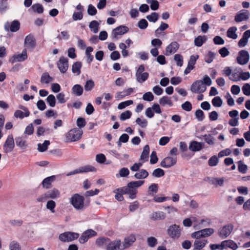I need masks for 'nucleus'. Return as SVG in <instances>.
<instances>
[{"label": "nucleus", "mask_w": 250, "mask_h": 250, "mask_svg": "<svg viewBox=\"0 0 250 250\" xmlns=\"http://www.w3.org/2000/svg\"><path fill=\"white\" fill-rule=\"evenodd\" d=\"M136 237L134 234H130L124 239L121 249L124 250L131 246L135 241Z\"/></svg>", "instance_id": "21"}, {"label": "nucleus", "mask_w": 250, "mask_h": 250, "mask_svg": "<svg viewBox=\"0 0 250 250\" xmlns=\"http://www.w3.org/2000/svg\"><path fill=\"white\" fill-rule=\"evenodd\" d=\"M49 144V141L47 140L44 141L42 144H39L38 147V150L41 152L45 151L47 149Z\"/></svg>", "instance_id": "56"}, {"label": "nucleus", "mask_w": 250, "mask_h": 250, "mask_svg": "<svg viewBox=\"0 0 250 250\" xmlns=\"http://www.w3.org/2000/svg\"><path fill=\"white\" fill-rule=\"evenodd\" d=\"M205 142L210 146H213L215 144V138L210 134H205L203 136Z\"/></svg>", "instance_id": "38"}, {"label": "nucleus", "mask_w": 250, "mask_h": 250, "mask_svg": "<svg viewBox=\"0 0 250 250\" xmlns=\"http://www.w3.org/2000/svg\"><path fill=\"white\" fill-rule=\"evenodd\" d=\"M159 15L156 12H153L151 14L147 15L146 19L150 22H155L158 19Z\"/></svg>", "instance_id": "52"}, {"label": "nucleus", "mask_w": 250, "mask_h": 250, "mask_svg": "<svg viewBox=\"0 0 250 250\" xmlns=\"http://www.w3.org/2000/svg\"><path fill=\"white\" fill-rule=\"evenodd\" d=\"M233 225L230 223L223 226L218 229V235L222 239L228 237L233 229Z\"/></svg>", "instance_id": "6"}, {"label": "nucleus", "mask_w": 250, "mask_h": 250, "mask_svg": "<svg viewBox=\"0 0 250 250\" xmlns=\"http://www.w3.org/2000/svg\"><path fill=\"white\" fill-rule=\"evenodd\" d=\"M243 93L246 96L250 95V84L248 83H245L242 88Z\"/></svg>", "instance_id": "64"}, {"label": "nucleus", "mask_w": 250, "mask_h": 250, "mask_svg": "<svg viewBox=\"0 0 250 250\" xmlns=\"http://www.w3.org/2000/svg\"><path fill=\"white\" fill-rule=\"evenodd\" d=\"M129 174V170L126 167H123L119 171V173L116 174V177H125Z\"/></svg>", "instance_id": "44"}, {"label": "nucleus", "mask_w": 250, "mask_h": 250, "mask_svg": "<svg viewBox=\"0 0 250 250\" xmlns=\"http://www.w3.org/2000/svg\"><path fill=\"white\" fill-rule=\"evenodd\" d=\"M149 74L147 72L142 73H136L135 76L136 80L140 83H143L146 81L148 78Z\"/></svg>", "instance_id": "33"}, {"label": "nucleus", "mask_w": 250, "mask_h": 250, "mask_svg": "<svg viewBox=\"0 0 250 250\" xmlns=\"http://www.w3.org/2000/svg\"><path fill=\"white\" fill-rule=\"evenodd\" d=\"M206 90V86L202 80L195 81L191 85L190 90L195 93H202Z\"/></svg>", "instance_id": "9"}, {"label": "nucleus", "mask_w": 250, "mask_h": 250, "mask_svg": "<svg viewBox=\"0 0 250 250\" xmlns=\"http://www.w3.org/2000/svg\"><path fill=\"white\" fill-rule=\"evenodd\" d=\"M250 60V55L248 51L242 50L238 53V55L236 58V61L238 64L240 65H245L248 63Z\"/></svg>", "instance_id": "11"}, {"label": "nucleus", "mask_w": 250, "mask_h": 250, "mask_svg": "<svg viewBox=\"0 0 250 250\" xmlns=\"http://www.w3.org/2000/svg\"><path fill=\"white\" fill-rule=\"evenodd\" d=\"M238 169L240 172L242 173H246L247 170V166L241 161L238 163Z\"/></svg>", "instance_id": "62"}, {"label": "nucleus", "mask_w": 250, "mask_h": 250, "mask_svg": "<svg viewBox=\"0 0 250 250\" xmlns=\"http://www.w3.org/2000/svg\"><path fill=\"white\" fill-rule=\"evenodd\" d=\"M55 180L56 176L55 175L45 178L42 183V187L46 189L49 188L51 187L52 183L54 182Z\"/></svg>", "instance_id": "25"}, {"label": "nucleus", "mask_w": 250, "mask_h": 250, "mask_svg": "<svg viewBox=\"0 0 250 250\" xmlns=\"http://www.w3.org/2000/svg\"><path fill=\"white\" fill-rule=\"evenodd\" d=\"M93 50V49L91 46H88L86 48L85 55L86 56V61L88 63H90L93 59V57L91 55V52Z\"/></svg>", "instance_id": "42"}, {"label": "nucleus", "mask_w": 250, "mask_h": 250, "mask_svg": "<svg viewBox=\"0 0 250 250\" xmlns=\"http://www.w3.org/2000/svg\"><path fill=\"white\" fill-rule=\"evenodd\" d=\"M20 23L18 21H14L11 24L10 31L11 32H16L20 28Z\"/></svg>", "instance_id": "53"}, {"label": "nucleus", "mask_w": 250, "mask_h": 250, "mask_svg": "<svg viewBox=\"0 0 250 250\" xmlns=\"http://www.w3.org/2000/svg\"><path fill=\"white\" fill-rule=\"evenodd\" d=\"M121 244L120 240L116 239L108 244L106 250H117V249H120Z\"/></svg>", "instance_id": "29"}, {"label": "nucleus", "mask_w": 250, "mask_h": 250, "mask_svg": "<svg viewBox=\"0 0 250 250\" xmlns=\"http://www.w3.org/2000/svg\"><path fill=\"white\" fill-rule=\"evenodd\" d=\"M237 30L235 26H232L229 27L227 31V36L230 39L235 40L238 37L236 32Z\"/></svg>", "instance_id": "34"}, {"label": "nucleus", "mask_w": 250, "mask_h": 250, "mask_svg": "<svg viewBox=\"0 0 250 250\" xmlns=\"http://www.w3.org/2000/svg\"><path fill=\"white\" fill-rule=\"evenodd\" d=\"M73 94L77 96H80L83 93V88L80 84L74 85L72 88Z\"/></svg>", "instance_id": "36"}, {"label": "nucleus", "mask_w": 250, "mask_h": 250, "mask_svg": "<svg viewBox=\"0 0 250 250\" xmlns=\"http://www.w3.org/2000/svg\"><path fill=\"white\" fill-rule=\"evenodd\" d=\"M148 157H141L140 161L138 163H134L131 167L130 170L132 171L137 172L139 171L140 168L142 166L143 164L146 161H147Z\"/></svg>", "instance_id": "28"}, {"label": "nucleus", "mask_w": 250, "mask_h": 250, "mask_svg": "<svg viewBox=\"0 0 250 250\" xmlns=\"http://www.w3.org/2000/svg\"><path fill=\"white\" fill-rule=\"evenodd\" d=\"M174 60L178 66H182L183 63V58L180 54H177L174 55Z\"/></svg>", "instance_id": "51"}, {"label": "nucleus", "mask_w": 250, "mask_h": 250, "mask_svg": "<svg viewBox=\"0 0 250 250\" xmlns=\"http://www.w3.org/2000/svg\"><path fill=\"white\" fill-rule=\"evenodd\" d=\"M57 65L59 69L62 73H65L68 67V59L63 57H61Z\"/></svg>", "instance_id": "19"}, {"label": "nucleus", "mask_w": 250, "mask_h": 250, "mask_svg": "<svg viewBox=\"0 0 250 250\" xmlns=\"http://www.w3.org/2000/svg\"><path fill=\"white\" fill-rule=\"evenodd\" d=\"M133 89L132 88H129L124 90L123 91L117 92L115 97L117 100H120L126 96H129L133 93Z\"/></svg>", "instance_id": "24"}, {"label": "nucleus", "mask_w": 250, "mask_h": 250, "mask_svg": "<svg viewBox=\"0 0 250 250\" xmlns=\"http://www.w3.org/2000/svg\"><path fill=\"white\" fill-rule=\"evenodd\" d=\"M178 48V43L176 42H172L167 46L165 54L166 56L171 55L175 53Z\"/></svg>", "instance_id": "20"}, {"label": "nucleus", "mask_w": 250, "mask_h": 250, "mask_svg": "<svg viewBox=\"0 0 250 250\" xmlns=\"http://www.w3.org/2000/svg\"><path fill=\"white\" fill-rule=\"evenodd\" d=\"M27 51L25 49H23L21 54H16L11 57L9 61L14 63L16 62H22L27 59Z\"/></svg>", "instance_id": "14"}, {"label": "nucleus", "mask_w": 250, "mask_h": 250, "mask_svg": "<svg viewBox=\"0 0 250 250\" xmlns=\"http://www.w3.org/2000/svg\"><path fill=\"white\" fill-rule=\"evenodd\" d=\"M204 143L198 142L195 141L190 143L188 148L191 151H199L204 148Z\"/></svg>", "instance_id": "22"}, {"label": "nucleus", "mask_w": 250, "mask_h": 250, "mask_svg": "<svg viewBox=\"0 0 250 250\" xmlns=\"http://www.w3.org/2000/svg\"><path fill=\"white\" fill-rule=\"evenodd\" d=\"M148 172L145 169H142L134 174V177L137 179H144L148 176Z\"/></svg>", "instance_id": "32"}, {"label": "nucleus", "mask_w": 250, "mask_h": 250, "mask_svg": "<svg viewBox=\"0 0 250 250\" xmlns=\"http://www.w3.org/2000/svg\"><path fill=\"white\" fill-rule=\"evenodd\" d=\"M60 191L56 188H53L38 196L37 201L38 202H44L48 200H55L61 197Z\"/></svg>", "instance_id": "2"}, {"label": "nucleus", "mask_w": 250, "mask_h": 250, "mask_svg": "<svg viewBox=\"0 0 250 250\" xmlns=\"http://www.w3.org/2000/svg\"><path fill=\"white\" fill-rule=\"evenodd\" d=\"M176 162V157H165L161 162V166L163 167L167 168L174 166Z\"/></svg>", "instance_id": "18"}, {"label": "nucleus", "mask_w": 250, "mask_h": 250, "mask_svg": "<svg viewBox=\"0 0 250 250\" xmlns=\"http://www.w3.org/2000/svg\"><path fill=\"white\" fill-rule=\"evenodd\" d=\"M169 199V197L157 195L154 197L153 200L157 203L164 202Z\"/></svg>", "instance_id": "58"}, {"label": "nucleus", "mask_w": 250, "mask_h": 250, "mask_svg": "<svg viewBox=\"0 0 250 250\" xmlns=\"http://www.w3.org/2000/svg\"><path fill=\"white\" fill-rule=\"evenodd\" d=\"M96 169L94 167L90 165H86L84 166L81 167L79 168L75 169L73 171L68 173L66 174V176H69L78 173L83 172H94L96 171Z\"/></svg>", "instance_id": "12"}, {"label": "nucleus", "mask_w": 250, "mask_h": 250, "mask_svg": "<svg viewBox=\"0 0 250 250\" xmlns=\"http://www.w3.org/2000/svg\"><path fill=\"white\" fill-rule=\"evenodd\" d=\"M128 28L125 26L121 25L113 30L111 36L114 39H118L119 36L127 32Z\"/></svg>", "instance_id": "13"}, {"label": "nucleus", "mask_w": 250, "mask_h": 250, "mask_svg": "<svg viewBox=\"0 0 250 250\" xmlns=\"http://www.w3.org/2000/svg\"><path fill=\"white\" fill-rule=\"evenodd\" d=\"M99 23L96 21H92L90 22L89 27L94 33H97L99 31Z\"/></svg>", "instance_id": "41"}, {"label": "nucleus", "mask_w": 250, "mask_h": 250, "mask_svg": "<svg viewBox=\"0 0 250 250\" xmlns=\"http://www.w3.org/2000/svg\"><path fill=\"white\" fill-rule=\"evenodd\" d=\"M168 27V25L167 23L162 22L160 26L155 30V35L159 36L162 31L167 29Z\"/></svg>", "instance_id": "46"}, {"label": "nucleus", "mask_w": 250, "mask_h": 250, "mask_svg": "<svg viewBox=\"0 0 250 250\" xmlns=\"http://www.w3.org/2000/svg\"><path fill=\"white\" fill-rule=\"evenodd\" d=\"M83 134V131L77 128H73L66 134V139L67 141L74 142L79 140Z\"/></svg>", "instance_id": "4"}, {"label": "nucleus", "mask_w": 250, "mask_h": 250, "mask_svg": "<svg viewBox=\"0 0 250 250\" xmlns=\"http://www.w3.org/2000/svg\"><path fill=\"white\" fill-rule=\"evenodd\" d=\"M94 86V83L92 80H88L86 82L84 85L85 91H89L91 90Z\"/></svg>", "instance_id": "61"}, {"label": "nucleus", "mask_w": 250, "mask_h": 250, "mask_svg": "<svg viewBox=\"0 0 250 250\" xmlns=\"http://www.w3.org/2000/svg\"><path fill=\"white\" fill-rule=\"evenodd\" d=\"M223 250L229 248L232 250H236L238 247L237 244L232 240H226L222 241Z\"/></svg>", "instance_id": "23"}, {"label": "nucleus", "mask_w": 250, "mask_h": 250, "mask_svg": "<svg viewBox=\"0 0 250 250\" xmlns=\"http://www.w3.org/2000/svg\"><path fill=\"white\" fill-rule=\"evenodd\" d=\"M182 229L176 224L170 225L167 229V235L172 239H178L181 235Z\"/></svg>", "instance_id": "5"}, {"label": "nucleus", "mask_w": 250, "mask_h": 250, "mask_svg": "<svg viewBox=\"0 0 250 250\" xmlns=\"http://www.w3.org/2000/svg\"><path fill=\"white\" fill-rule=\"evenodd\" d=\"M192 238L195 239L193 243V249L202 250L208 243L207 239L201 238V237L198 236Z\"/></svg>", "instance_id": "15"}, {"label": "nucleus", "mask_w": 250, "mask_h": 250, "mask_svg": "<svg viewBox=\"0 0 250 250\" xmlns=\"http://www.w3.org/2000/svg\"><path fill=\"white\" fill-rule=\"evenodd\" d=\"M29 115L30 112L27 108H23V111L17 110L14 113V117L21 119H22L24 117H27Z\"/></svg>", "instance_id": "26"}, {"label": "nucleus", "mask_w": 250, "mask_h": 250, "mask_svg": "<svg viewBox=\"0 0 250 250\" xmlns=\"http://www.w3.org/2000/svg\"><path fill=\"white\" fill-rule=\"evenodd\" d=\"M165 174V171L163 169L158 168L155 169L152 172V175L157 178L163 176Z\"/></svg>", "instance_id": "50"}, {"label": "nucleus", "mask_w": 250, "mask_h": 250, "mask_svg": "<svg viewBox=\"0 0 250 250\" xmlns=\"http://www.w3.org/2000/svg\"><path fill=\"white\" fill-rule=\"evenodd\" d=\"M214 58V54L212 52H209L205 57V61L208 63H210L212 62Z\"/></svg>", "instance_id": "60"}, {"label": "nucleus", "mask_w": 250, "mask_h": 250, "mask_svg": "<svg viewBox=\"0 0 250 250\" xmlns=\"http://www.w3.org/2000/svg\"><path fill=\"white\" fill-rule=\"evenodd\" d=\"M159 104L162 106L167 105L170 107L173 105L171 98L167 96H163L159 99Z\"/></svg>", "instance_id": "31"}, {"label": "nucleus", "mask_w": 250, "mask_h": 250, "mask_svg": "<svg viewBox=\"0 0 250 250\" xmlns=\"http://www.w3.org/2000/svg\"><path fill=\"white\" fill-rule=\"evenodd\" d=\"M31 9L34 12H37L39 14H41L43 12V7L39 3L33 4L31 7Z\"/></svg>", "instance_id": "48"}, {"label": "nucleus", "mask_w": 250, "mask_h": 250, "mask_svg": "<svg viewBox=\"0 0 250 250\" xmlns=\"http://www.w3.org/2000/svg\"><path fill=\"white\" fill-rule=\"evenodd\" d=\"M107 240L108 239L104 237L98 238L96 241V244L99 247H103L106 244Z\"/></svg>", "instance_id": "59"}, {"label": "nucleus", "mask_w": 250, "mask_h": 250, "mask_svg": "<svg viewBox=\"0 0 250 250\" xmlns=\"http://www.w3.org/2000/svg\"><path fill=\"white\" fill-rule=\"evenodd\" d=\"M144 181L139 180L128 183L126 186L117 188V191H121L125 194H127L130 199H134L137 197V188L144 184Z\"/></svg>", "instance_id": "1"}, {"label": "nucleus", "mask_w": 250, "mask_h": 250, "mask_svg": "<svg viewBox=\"0 0 250 250\" xmlns=\"http://www.w3.org/2000/svg\"><path fill=\"white\" fill-rule=\"evenodd\" d=\"M207 38L206 36H199L194 40V44L198 47L201 46L203 43L206 41Z\"/></svg>", "instance_id": "40"}, {"label": "nucleus", "mask_w": 250, "mask_h": 250, "mask_svg": "<svg viewBox=\"0 0 250 250\" xmlns=\"http://www.w3.org/2000/svg\"><path fill=\"white\" fill-rule=\"evenodd\" d=\"M133 103V101L128 100L125 102L120 103L118 105V108L120 110L123 109L126 107L132 104Z\"/></svg>", "instance_id": "49"}, {"label": "nucleus", "mask_w": 250, "mask_h": 250, "mask_svg": "<svg viewBox=\"0 0 250 250\" xmlns=\"http://www.w3.org/2000/svg\"><path fill=\"white\" fill-rule=\"evenodd\" d=\"M84 197L79 194H75L70 198V203L76 210H83L85 206Z\"/></svg>", "instance_id": "3"}, {"label": "nucleus", "mask_w": 250, "mask_h": 250, "mask_svg": "<svg viewBox=\"0 0 250 250\" xmlns=\"http://www.w3.org/2000/svg\"><path fill=\"white\" fill-rule=\"evenodd\" d=\"M166 215L163 211H156L152 213L150 216V218L153 220H161L166 218Z\"/></svg>", "instance_id": "27"}, {"label": "nucleus", "mask_w": 250, "mask_h": 250, "mask_svg": "<svg viewBox=\"0 0 250 250\" xmlns=\"http://www.w3.org/2000/svg\"><path fill=\"white\" fill-rule=\"evenodd\" d=\"M214 232V230L212 228H207L193 232L191 234V237H201L205 238L211 235Z\"/></svg>", "instance_id": "10"}, {"label": "nucleus", "mask_w": 250, "mask_h": 250, "mask_svg": "<svg viewBox=\"0 0 250 250\" xmlns=\"http://www.w3.org/2000/svg\"><path fill=\"white\" fill-rule=\"evenodd\" d=\"M250 13L247 10H242L238 12L235 16V21L237 22H239L249 18Z\"/></svg>", "instance_id": "17"}, {"label": "nucleus", "mask_w": 250, "mask_h": 250, "mask_svg": "<svg viewBox=\"0 0 250 250\" xmlns=\"http://www.w3.org/2000/svg\"><path fill=\"white\" fill-rule=\"evenodd\" d=\"M146 2L150 4L152 10H156L159 8V2L156 0H146Z\"/></svg>", "instance_id": "55"}, {"label": "nucleus", "mask_w": 250, "mask_h": 250, "mask_svg": "<svg viewBox=\"0 0 250 250\" xmlns=\"http://www.w3.org/2000/svg\"><path fill=\"white\" fill-rule=\"evenodd\" d=\"M56 206V204L53 200H49L46 203V208L47 209L49 210L51 213L55 212V208Z\"/></svg>", "instance_id": "43"}, {"label": "nucleus", "mask_w": 250, "mask_h": 250, "mask_svg": "<svg viewBox=\"0 0 250 250\" xmlns=\"http://www.w3.org/2000/svg\"><path fill=\"white\" fill-rule=\"evenodd\" d=\"M212 105L217 107H220L222 105L223 101L219 96L215 97L211 101Z\"/></svg>", "instance_id": "45"}, {"label": "nucleus", "mask_w": 250, "mask_h": 250, "mask_svg": "<svg viewBox=\"0 0 250 250\" xmlns=\"http://www.w3.org/2000/svg\"><path fill=\"white\" fill-rule=\"evenodd\" d=\"M53 81V79L47 72L43 73L41 78V83L43 84H48Z\"/></svg>", "instance_id": "35"}, {"label": "nucleus", "mask_w": 250, "mask_h": 250, "mask_svg": "<svg viewBox=\"0 0 250 250\" xmlns=\"http://www.w3.org/2000/svg\"><path fill=\"white\" fill-rule=\"evenodd\" d=\"M47 103L50 106L53 107H54L56 105V98L55 96L52 95H49L46 99Z\"/></svg>", "instance_id": "47"}, {"label": "nucleus", "mask_w": 250, "mask_h": 250, "mask_svg": "<svg viewBox=\"0 0 250 250\" xmlns=\"http://www.w3.org/2000/svg\"><path fill=\"white\" fill-rule=\"evenodd\" d=\"M79 236V234L77 233L67 231L60 234L59 239L63 242H69L77 239Z\"/></svg>", "instance_id": "7"}, {"label": "nucleus", "mask_w": 250, "mask_h": 250, "mask_svg": "<svg viewBox=\"0 0 250 250\" xmlns=\"http://www.w3.org/2000/svg\"><path fill=\"white\" fill-rule=\"evenodd\" d=\"M136 122L137 124L143 128L146 127L147 125V121L145 119L137 118L136 120Z\"/></svg>", "instance_id": "57"}, {"label": "nucleus", "mask_w": 250, "mask_h": 250, "mask_svg": "<svg viewBox=\"0 0 250 250\" xmlns=\"http://www.w3.org/2000/svg\"><path fill=\"white\" fill-rule=\"evenodd\" d=\"M14 147V141L12 135H9L4 144L3 149L6 152H11Z\"/></svg>", "instance_id": "16"}, {"label": "nucleus", "mask_w": 250, "mask_h": 250, "mask_svg": "<svg viewBox=\"0 0 250 250\" xmlns=\"http://www.w3.org/2000/svg\"><path fill=\"white\" fill-rule=\"evenodd\" d=\"M205 181L215 187H223L224 182L226 181L225 177H207L205 178Z\"/></svg>", "instance_id": "8"}, {"label": "nucleus", "mask_w": 250, "mask_h": 250, "mask_svg": "<svg viewBox=\"0 0 250 250\" xmlns=\"http://www.w3.org/2000/svg\"><path fill=\"white\" fill-rule=\"evenodd\" d=\"M9 250H21V247L20 243L15 240H13L9 243Z\"/></svg>", "instance_id": "39"}, {"label": "nucleus", "mask_w": 250, "mask_h": 250, "mask_svg": "<svg viewBox=\"0 0 250 250\" xmlns=\"http://www.w3.org/2000/svg\"><path fill=\"white\" fill-rule=\"evenodd\" d=\"M131 112L129 110H127L121 113L120 119L121 121H124L126 119H129L131 117Z\"/></svg>", "instance_id": "54"}, {"label": "nucleus", "mask_w": 250, "mask_h": 250, "mask_svg": "<svg viewBox=\"0 0 250 250\" xmlns=\"http://www.w3.org/2000/svg\"><path fill=\"white\" fill-rule=\"evenodd\" d=\"M82 66V64L81 62H75L72 65V72L76 74L77 75H79L81 73V68Z\"/></svg>", "instance_id": "37"}, {"label": "nucleus", "mask_w": 250, "mask_h": 250, "mask_svg": "<svg viewBox=\"0 0 250 250\" xmlns=\"http://www.w3.org/2000/svg\"><path fill=\"white\" fill-rule=\"evenodd\" d=\"M199 58V55H191L190 57L189 60L188 62V65L194 67V65L196 63L197 60Z\"/></svg>", "instance_id": "63"}, {"label": "nucleus", "mask_w": 250, "mask_h": 250, "mask_svg": "<svg viewBox=\"0 0 250 250\" xmlns=\"http://www.w3.org/2000/svg\"><path fill=\"white\" fill-rule=\"evenodd\" d=\"M24 43L26 47L33 48L36 45L35 40L33 36L29 35L26 37Z\"/></svg>", "instance_id": "30"}]
</instances>
